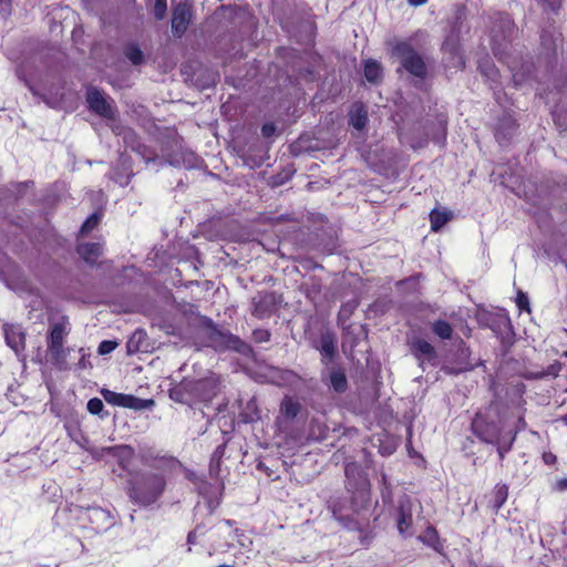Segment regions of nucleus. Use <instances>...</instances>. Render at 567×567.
<instances>
[{"label": "nucleus", "mask_w": 567, "mask_h": 567, "mask_svg": "<svg viewBox=\"0 0 567 567\" xmlns=\"http://www.w3.org/2000/svg\"><path fill=\"white\" fill-rule=\"evenodd\" d=\"M140 458L143 465L157 472L134 473L128 481V497L138 506L147 507L162 497L166 488V474L177 468L179 462L173 456L161 455L152 450L141 451Z\"/></svg>", "instance_id": "1"}, {"label": "nucleus", "mask_w": 567, "mask_h": 567, "mask_svg": "<svg viewBox=\"0 0 567 567\" xmlns=\"http://www.w3.org/2000/svg\"><path fill=\"white\" fill-rule=\"evenodd\" d=\"M347 489L352 494L349 509L342 504L333 505V516L344 527L351 528V513H358L370 503V482L367 474L357 463H348L344 468Z\"/></svg>", "instance_id": "2"}, {"label": "nucleus", "mask_w": 567, "mask_h": 567, "mask_svg": "<svg viewBox=\"0 0 567 567\" xmlns=\"http://www.w3.org/2000/svg\"><path fill=\"white\" fill-rule=\"evenodd\" d=\"M69 322L65 320L58 321L50 324L48 336V351L52 363L61 371L69 370L70 365L66 357L71 349L64 348V339L69 334Z\"/></svg>", "instance_id": "3"}, {"label": "nucleus", "mask_w": 567, "mask_h": 567, "mask_svg": "<svg viewBox=\"0 0 567 567\" xmlns=\"http://www.w3.org/2000/svg\"><path fill=\"white\" fill-rule=\"evenodd\" d=\"M395 54L401 59L402 66L414 76L423 79L426 75V65L422 56L408 42H400L394 48Z\"/></svg>", "instance_id": "4"}, {"label": "nucleus", "mask_w": 567, "mask_h": 567, "mask_svg": "<svg viewBox=\"0 0 567 567\" xmlns=\"http://www.w3.org/2000/svg\"><path fill=\"white\" fill-rule=\"evenodd\" d=\"M183 388L193 401H210L218 392V379L212 374L200 380H184Z\"/></svg>", "instance_id": "5"}, {"label": "nucleus", "mask_w": 567, "mask_h": 567, "mask_svg": "<svg viewBox=\"0 0 567 567\" xmlns=\"http://www.w3.org/2000/svg\"><path fill=\"white\" fill-rule=\"evenodd\" d=\"M101 393L107 403L136 411L148 409L154 404L153 400H143L131 394L117 393L107 389H103Z\"/></svg>", "instance_id": "6"}, {"label": "nucleus", "mask_w": 567, "mask_h": 567, "mask_svg": "<svg viewBox=\"0 0 567 567\" xmlns=\"http://www.w3.org/2000/svg\"><path fill=\"white\" fill-rule=\"evenodd\" d=\"M413 507L414 503L408 496L399 501V508L396 513V527L400 535L411 537L413 532Z\"/></svg>", "instance_id": "7"}, {"label": "nucleus", "mask_w": 567, "mask_h": 567, "mask_svg": "<svg viewBox=\"0 0 567 567\" xmlns=\"http://www.w3.org/2000/svg\"><path fill=\"white\" fill-rule=\"evenodd\" d=\"M86 100L90 109L96 114L105 117V118H114L115 111L111 103L105 99L103 93L95 89L90 87L86 93Z\"/></svg>", "instance_id": "8"}, {"label": "nucleus", "mask_w": 567, "mask_h": 567, "mask_svg": "<svg viewBox=\"0 0 567 567\" xmlns=\"http://www.w3.org/2000/svg\"><path fill=\"white\" fill-rule=\"evenodd\" d=\"M192 18L190 7L186 3L177 4L173 10L172 31L176 37H182Z\"/></svg>", "instance_id": "9"}, {"label": "nucleus", "mask_w": 567, "mask_h": 567, "mask_svg": "<svg viewBox=\"0 0 567 567\" xmlns=\"http://www.w3.org/2000/svg\"><path fill=\"white\" fill-rule=\"evenodd\" d=\"M3 332L7 344L19 355L25 348V334L21 326L7 323Z\"/></svg>", "instance_id": "10"}, {"label": "nucleus", "mask_w": 567, "mask_h": 567, "mask_svg": "<svg viewBox=\"0 0 567 567\" xmlns=\"http://www.w3.org/2000/svg\"><path fill=\"white\" fill-rule=\"evenodd\" d=\"M473 429L482 441L489 444L499 443V439L504 437L496 423L484 424L480 420H475L473 422Z\"/></svg>", "instance_id": "11"}, {"label": "nucleus", "mask_w": 567, "mask_h": 567, "mask_svg": "<svg viewBox=\"0 0 567 567\" xmlns=\"http://www.w3.org/2000/svg\"><path fill=\"white\" fill-rule=\"evenodd\" d=\"M89 451H90L91 455L96 460H101L105 455H112L120 460H123L124 457L130 458L133 453V450L127 445L91 447Z\"/></svg>", "instance_id": "12"}, {"label": "nucleus", "mask_w": 567, "mask_h": 567, "mask_svg": "<svg viewBox=\"0 0 567 567\" xmlns=\"http://www.w3.org/2000/svg\"><path fill=\"white\" fill-rule=\"evenodd\" d=\"M413 351L419 360H421V365H423L424 361L431 362V364H435V360L437 358L436 351L434 347L423 339H417L412 344Z\"/></svg>", "instance_id": "13"}, {"label": "nucleus", "mask_w": 567, "mask_h": 567, "mask_svg": "<svg viewBox=\"0 0 567 567\" xmlns=\"http://www.w3.org/2000/svg\"><path fill=\"white\" fill-rule=\"evenodd\" d=\"M445 54H449V64L453 68H463L465 64L464 58L461 53L458 42L450 37L447 38L442 47Z\"/></svg>", "instance_id": "14"}, {"label": "nucleus", "mask_w": 567, "mask_h": 567, "mask_svg": "<svg viewBox=\"0 0 567 567\" xmlns=\"http://www.w3.org/2000/svg\"><path fill=\"white\" fill-rule=\"evenodd\" d=\"M317 349L321 352L322 362L328 364L336 354V338L330 332H324L320 338V346Z\"/></svg>", "instance_id": "15"}, {"label": "nucleus", "mask_w": 567, "mask_h": 567, "mask_svg": "<svg viewBox=\"0 0 567 567\" xmlns=\"http://www.w3.org/2000/svg\"><path fill=\"white\" fill-rule=\"evenodd\" d=\"M90 519L93 524H96L97 529H107L114 524V518L110 514V512L101 508L94 507L90 509Z\"/></svg>", "instance_id": "16"}, {"label": "nucleus", "mask_w": 567, "mask_h": 567, "mask_svg": "<svg viewBox=\"0 0 567 567\" xmlns=\"http://www.w3.org/2000/svg\"><path fill=\"white\" fill-rule=\"evenodd\" d=\"M364 78L371 84H379L383 78V70L379 62L367 60L363 68Z\"/></svg>", "instance_id": "17"}, {"label": "nucleus", "mask_w": 567, "mask_h": 567, "mask_svg": "<svg viewBox=\"0 0 567 567\" xmlns=\"http://www.w3.org/2000/svg\"><path fill=\"white\" fill-rule=\"evenodd\" d=\"M78 252L86 262L94 264L102 252V246L97 243L80 244Z\"/></svg>", "instance_id": "18"}, {"label": "nucleus", "mask_w": 567, "mask_h": 567, "mask_svg": "<svg viewBox=\"0 0 567 567\" xmlns=\"http://www.w3.org/2000/svg\"><path fill=\"white\" fill-rule=\"evenodd\" d=\"M329 382L337 393H343L348 389V380L342 369H332L329 373Z\"/></svg>", "instance_id": "19"}, {"label": "nucleus", "mask_w": 567, "mask_h": 567, "mask_svg": "<svg viewBox=\"0 0 567 567\" xmlns=\"http://www.w3.org/2000/svg\"><path fill=\"white\" fill-rule=\"evenodd\" d=\"M350 124L358 131H361L368 121V112L362 105H355L350 111Z\"/></svg>", "instance_id": "20"}, {"label": "nucleus", "mask_w": 567, "mask_h": 567, "mask_svg": "<svg viewBox=\"0 0 567 567\" xmlns=\"http://www.w3.org/2000/svg\"><path fill=\"white\" fill-rule=\"evenodd\" d=\"M508 496V487L505 484H497L492 493L491 507L494 512H498L504 505Z\"/></svg>", "instance_id": "21"}, {"label": "nucleus", "mask_w": 567, "mask_h": 567, "mask_svg": "<svg viewBox=\"0 0 567 567\" xmlns=\"http://www.w3.org/2000/svg\"><path fill=\"white\" fill-rule=\"evenodd\" d=\"M223 341L228 349L235 350L239 353L247 354L250 352V347L240 340L237 336L231 333L221 334Z\"/></svg>", "instance_id": "22"}, {"label": "nucleus", "mask_w": 567, "mask_h": 567, "mask_svg": "<svg viewBox=\"0 0 567 567\" xmlns=\"http://www.w3.org/2000/svg\"><path fill=\"white\" fill-rule=\"evenodd\" d=\"M301 405L291 396H285L280 403V413L287 419H295L300 412Z\"/></svg>", "instance_id": "23"}, {"label": "nucleus", "mask_w": 567, "mask_h": 567, "mask_svg": "<svg viewBox=\"0 0 567 567\" xmlns=\"http://www.w3.org/2000/svg\"><path fill=\"white\" fill-rule=\"evenodd\" d=\"M451 212L433 209L430 214L432 230L439 231L451 219Z\"/></svg>", "instance_id": "24"}, {"label": "nucleus", "mask_w": 567, "mask_h": 567, "mask_svg": "<svg viewBox=\"0 0 567 567\" xmlns=\"http://www.w3.org/2000/svg\"><path fill=\"white\" fill-rule=\"evenodd\" d=\"M419 539L432 547L433 549H435L436 551H440L441 548H442V545L440 543V538H439V535H437V532L434 527L432 526H429L425 532L419 536Z\"/></svg>", "instance_id": "25"}, {"label": "nucleus", "mask_w": 567, "mask_h": 567, "mask_svg": "<svg viewBox=\"0 0 567 567\" xmlns=\"http://www.w3.org/2000/svg\"><path fill=\"white\" fill-rule=\"evenodd\" d=\"M125 56L131 61L134 65H140L144 61V54L138 45L131 43L125 48Z\"/></svg>", "instance_id": "26"}, {"label": "nucleus", "mask_w": 567, "mask_h": 567, "mask_svg": "<svg viewBox=\"0 0 567 567\" xmlns=\"http://www.w3.org/2000/svg\"><path fill=\"white\" fill-rule=\"evenodd\" d=\"M169 396L174 401L185 404H190L193 402V398L189 396V393H187L183 388V382H181L177 386L171 390Z\"/></svg>", "instance_id": "27"}, {"label": "nucleus", "mask_w": 567, "mask_h": 567, "mask_svg": "<svg viewBox=\"0 0 567 567\" xmlns=\"http://www.w3.org/2000/svg\"><path fill=\"white\" fill-rule=\"evenodd\" d=\"M433 332L441 339H450L452 337V327L447 321L437 320L432 326Z\"/></svg>", "instance_id": "28"}, {"label": "nucleus", "mask_w": 567, "mask_h": 567, "mask_svg": "<svg viewBox=\"0 0 567 567\" xmlns=\"http://www.w3.org/2000/svg\"><path fill=\"white\" fill-rule=\"evenodd\" d=\"M225 450H226V446L224 444L218 445L214 450V452L212 454V458H210V465H209L210 473H216V474L218 473L220 460L225 454Z\"/></svg>", "instance_id": "29"}, {"label": "nucleus", "mask_w": 567, "mask_h": 567, "mask_svg": "<svg viewBox=\"0 0 567 567\" xmlns=\"http://www.w3.org/2000/svg\"><path fill=\"white\" fill-rule=\"evenodd\" d=\"M246 410H247L245 412V421L246 422H255L260 419L255 399H251L248 401Z\"/></svg>", "instance_id": "30"}, {"label": "nucleus", "mask_w": 567, "mask_h": 567, "mask_svg": "<svg viewBox=\"0 0 567 567\" xmlns=\"http://www.w3.org/2000/svg\"><path fill=\"white\" fill-rule=\"evenodd\" d=\"M514 441H515V434L511 435L508 439H505V437L499 439V443H494V445H497V452H498L501 460H503L505 453L511 450V446Z\"/></svg>", "instance_id": "31"}, {"label": "nucleus", "mask_w": 567, "mask_h": 567, "mask_svg": "<svg viewBox=\"0 0 567 567\" xmlns=\"http://www.w3.org/2000/svg\"><path fill=\"white\" fill-rule=\"evenodd\" d=\"M100 221V215L94 213L92 214L82 225L81 227V233L82 234H87L90 233L91 230H93L97 224Z\"/></svg>", "instance_id": "32"}, {"label": "nucleus", "mask_w": 567, "mask_h": 567, "mask_svg": "<svg viewBox=\"0 0 567 567\" xmlns=\"http://www.w3.org/2000/svg\"><path fill=\"white\" fill-rule=\"evenodd\" d=\"M144 338V334L141 331H136L133 333L131 339L127 342L128 352H137L140 351V342Z\"/></svg>", "instance_id": "33"}, {"label": "nucleus", "mask_w": 567, "mask_h": 567, "mask_svg": "<svg viewBox=\"0 0 567 567\" xmlns=\"http://www.w3.org/2000/svg\"><path fill=\"white\" fill-rule=\"evenodd\" d=\"M167 10L166 0H155L154 2V16L156 19L162 20Z\"/></svg>", "instance_id": "34"}, {"label": "nucleus", "mask_w": 567, "mask_h": 567, "mask_svg": "<svg viewBox=\"0 0 567 567\" xmlns=\"http://www.w3.org/2000/svg\"><path fill=\"white\" fill-rule=\"evenodd\" d=\"M104 408L102 400L99 398L90 399L87 402V411L91 414H100Z\"/></svg>", "instance_id": "35"}, {"label": "nucleus", "mask_w": 567, "mask_h": 567, "mask_svg": "<svg viewBox=\"0 0 567 567\" xmlns=\"http://www.w3.org/2000/svg\"><path fill=\"white\" fill-rule=\"evenodd\" d=\"M117 347V342L104 340L100 343L97 352L102 355L111 353Z\"/></svg>", "instance_id": "36"}, {"label": "nucleus", "mask_w": 567, "mask_h": 567, "mask_svg": "<svg viewBox=\"0 0 567 567\" xmlns=\"http://www.w3.org/2000/svg\"><path fill=\"white\" fill-rule=\"evenodd\" d=\"M516 303L520 310L529 311V301H528V297L525 293H523V292L518 293Z\"/></svg>", "instance_id": "37"}, {"label": "nucleus", "mask_w": 567, "mask_h": 567, "mask_svg": "<svg viewBox=\"0 0 567 567\" xmlns=\"http://www.w3.org/2000/svg\"><path fill=\"white\" fill-rule=\"evenodd\" d=\"M270 338V333L267 330H255L254 339L256 342H267Z\"/></svg>", "instance_id": "38"}, {"label": "nucleus", "mask_w": 567, "mask_h": 567, "mask_svg": "<svg viewBox=\"0 0 567 567\" xmlns=\"http://www.w3.org/2000/svg\"><path fill=\"white\" fill-rule=\"evenodd\" d=\"M276 126L272 123H266L261 126V134L264 137H270L274 135Z\"/></svg>", "instance_id": "39"}, {"label": "nucleus", "mask_w": 567, "mask_h": 567, "mask_svg": "<svg viewBox=\"0 0 567 567\" xmlns=\"http://www.w3.org/2000/svg\"><path fill=\"white\" fill-rule=\"evenodd\" d=\"M79 352L81 353V358H80L78 365L80 369H85L89 362L86 360V354L84 352V349H80Z\"/></svg>", "instance_id": "40"}, {"label": "nucleus", "mask_w": 567, "mask_h": 567, "mask_svg": "<svg viewBox=\"0 0 567 567\" xmlns=\"http://www.w3.org/2000/svg\"><path fill=\"white\" fill-rule=\"evenodd\" d=\"M32 186H33V183H32V182H24V183H22V184L17 185V188H18V190H17V192H18V194L20 195V194H21V192H22V188H23V189H27V188H30V187H32Z\"/></svg>", "instance_id": "41"}, {"label": "nucleus", "mask_w": 567, "mask_h": 567, "mask_svg": "<svg viewBox=\"0 0 567 567\" xmlns=\"http://www.w3.org/2000/svg\"><path fill=\"white\" fill-rule=\"evenodd\" d=\"M17 75H18L21 80H23V81L25 82V84L29 86V89H30L34 94H37V92L33 90V87H32L31 85H29L28 81H27L25 79H23L21 68H19V69L17 70Z\"/></svg>", "instance_id": "42"}, {"label": "nucleus", "mask_w": 567, "mask_h": 567, "mask_svg": "<svg viewBox=\"0 0 567 567\" xmlns=\"http://www.w3.org/2000/svg\"><path fill=\"white\" fill-rule=\"evenodd\" d=\"M427 0H408V2L413 6V7H419V6H422L426 2Z\"/></svg>", "instance_id": "43"}, {"label": "nucleus", "mask_w": 567, "mask_h": 567, "mask_svg": "<svg viewBox=\"0 0 567 567\" xmlns=\"http://www.w3.org/2000/svg\"><path fill=\"white\" fill-rule=\"evenodd\" d=\"M43 101H44L48 105H50V106H52V107H56V106L59 105V101H58L56 99H54V100H52V101H51V100H48L47 97H44V99H43Z\"/></svg>", "instance_id": "44"}, {"label": "nucleus", "mask_w": 567, "mask_h": 567, "mask_svg": "<svg viewBox=\"0 0 567 567\" xmlns=\"http://www.w3.org/2000/svg\"><path fill=\"white\" fill-rule=\"evenodd\" d=\"M137 152L142 154V157L145 159V162L147 164H148L150 161H153V157L151 155L148 156V155H146V154L141 152V146L138 147Z\"/></svg>", "instance_id": "45"}, {"label": "nucleus", "mask_w": 567, "mask_h": 567, "mask_svg": "<svg viewBox=\"0 0 567 567\" xmlns=\"http://www.w3.org/2000/svg\"><path fill=\"white\" fill-rule=\"evenodd\" d=\"M544 458H545V462L549 464L555 461L556 456L553 454H549V455H544Z\"/></svg>", "instance_id": "46"}, {"label": "nucleus", "mask_w": 567, "mask_h": 567, "mask_svg": "<svg viewBox=\"0 0 567 567\" xmlns=\"http://www.w3.org/2000/svg\"><path fill=\"white\" fill-rule=\"evenodd\" d=\"M559 485H560L561 489L567 488V480L559 482Z\"/></svg>", "instance_id": "47"}, {"label": "nucleus", "mask_w": 567, "mask_h": 567, "mask_svg": "<svg viewBox=\"0 0 567 567\" xmlns=\"http://www.w3.org/2000/svg\"><path fill=\"white\" fill-rule=\"evenodd\" d=\"M519 423H522V426H525V422L523 419H519Z\"/></svg>", "instance_id": "48"}, {"label": "nucleus", "mask_w": 567, "mask_h": 567, "mask_svg": "<svg viewBox=\"0 0 567 567\" xmlns=\"http://www.w3.org/2000/svg\"><path fill=\"white\" fill-rule=\"evenodd\" d=\"M2 2V0H0V3Z\"/></svg>", "instance_id": "49"}]
</instances>
